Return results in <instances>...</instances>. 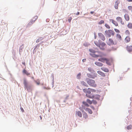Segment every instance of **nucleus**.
<instances>
[{
  "label": "nucleus",
  "instance_id": "25",
  "mask_svg": "<svg viewBox=\"0 0 132 132\" xmlns=\"http://www.w3.org/2000/svg\"><path fill=\"white\" fill-rule=\"evenodd\" d=\"M44 38L42 37H39L36 41V43H38L39 42L42 40Z\"/></svg>",
  "mask_w": 132,
  "mask_h": 132
},
{
  "label": "nucleus",
  "instance_id": "55",
  "mask_svg": "<svg viewBox=\"0 0 132 132\" xmlns=\"http://www.w3.org/2000/svg\"><path fill=\"white\" fill-rule=\"evenodd\" d=\"M95 39H96V36H95Z\"/></svg>",
  "mask_w": 132,
  "mask_h": 132
},
{
  "label": "nucleus",
  "instance_id": "2",
  "mask_svg": "<svg viewBox=\"0 0 132 132\" xmlns=\"http://www.w3.org/2000/svg\"><path fill=\"white\" fill-rule=\"evenodd\" d=\"M101 57H100L101 58L98 59V60L99 61L103 63H104L105 62L107 64L109 65L111 64L110 60V59L105 57H102L101 55Z\"/></svg>",
  "mask_w": 132,
  "mask_h": 132
},
{
  "label": "nucleus",
  "instance_id": "52",
  "mask_svg": "<svg viewBox=\"0 0 132 132\" xmlns=\"http://www.w3.org/2000/svg\"><path fill=\"white\" fill-rule=\"evenodd\" d=\"M86 59H83L82 60V61L83 62H84L85 61Z\"/></svg>",
  "mask_w": 132,
  "mask_h": 132
},
{
  "label": "nucleus",
  "instance_id": "16",
  "mask_svg": "<svg viewBox=\"0 0 132 132\" xmlns=\"http://www.w3.org/2000/svg\"><path fill=\"white\" fill-rule=\"evenodd\" d=\"M110 21H111L112 23L114 24L116 26H118V23L116 21L114 20L113 19H110Z\"/></svg>",
  "mask_w": 132,
  "mask_h": 132
},
{
  "label": "nucleus",
  "instance_id": "42",
  "mask_svg": "<svg viewBox=\"0 0 132 132\" xmlns=\"http://www.w3.org/2000/svg\"><path fill=\"white\" fill-rule=\"evenodd\" d=\"M91 89V92H96V90L94 89Z\"/></svg>",
  "mask_w": 132,
  "mask_h": 132
},
{
  "label": "nucleus",
  "instance_id": "4",
  "mask_svg": "<svg viewBox=\"0 0 132 132\" xmlns=\"http://www.w3.org/2000/svg\"><path fill=\"white\" fill-rule=\"evenodd\" d=\"M89 51L92 53H90V55L93 57H101V56L100 55H97L95 54L94 53H95L96 52L94 50L92 49H89Z\"/></svg>",
  "mask_w": 132,
  "mask_h": 132
},
{
  "label": "nucleus",
  "instance_id": "32",
  "mask_svg": "<svg viewBox=\"0 0 132 132\" xmlns=\"http://www.w3.org/2000/svg\"><path fill=\"white\" fill-rule=\"evenodd\" d=\"M82 103L84 105L88 107L89 106V105L86 102L83 101L82 102Z\"/></svg>",
  "mask_w": 132,
  "mask_h": 132
},
{
  "label": "nucleus",
  "instance_id": "3",
  "mask_svg": "<svg viewBox=\"0 0 132 132\" xmlns=\"http://www.w3.org/2000/svg\"><path fill=\"white\" fill-rule=\"evenodd\" d=\"M95 44L98 47L101 49L104 50L106 47V44L104 42L98 43L97 42H95Z\"/></svg>",
  "mask_w": 132,
  "mask_h": 132
},
{
  "label": "nucleus",
  "instance_id": "13",
  "mask_svg": "<svg viewBox=\"0 0 132 132\" xmlns=\"http://www.w3.org/2000/svg\"><path fill=\"white\" fill-rule=\"evenodd\" d=\"M95 64L96 65L100 67H102L103 65V64L102 63L97 61L95 62Z\"/></svg>",
  "mask_w": 132,
  "mask_h": 132
},
{
  "label": "nucleus",
  "instance_id": "26",
  "mask_svg": "<svg viewBox=\"0 0 132 132\" xmlns=\"http://www.w3.org/2000/svg\"><path fill=\"white\" fill-rule=\"evenodd\" d=\"M83 116L84 118H85V119L87 118L88 117V116L87 113L85 112H84V113L83 114Z\"/></svg>",
  "mask_w": 132,
  "mask_h": 132
},
{
  "label": "nucleus",
  "instance_id": "9",
  "mask_svg": "<svg viewBox=\"0 0 132 132\" xmlns=\"http://www.w3.org/2000/svg\"><path fill=\"white\" fill-rule=\"evenodd\" d=\"M120 3V1L119 0H117L115 2L114 7L115 9H118V8L119 4Z\"/></svg>",
  "mask_w": 132,
  "mask_h": 132
},
{
  "label": "nucleus",
  "instance_id": "57",
  "mask_svg": "<svg viewBox=\"0 0 132 132\" xmlns=\"http://www.w3.org/2000/svg\"><path fill=\"white\" fill-rule=\"evenodd\" d=\"M34 77H32V78H33Z\"/></svg>",
  "mask_w": 132,
  "mask_h": 132
},
{
  "label": "nucleus",
  "instance_id": "40",
  "mask_svg": "<svg viewBox=\"0 0 132 132\" xmlns=\"http://www.w3.org/2000/svg\"><path fill=\"white\" fill-rule=\"evenodd\" d=\"M114 30L115 32L117 33H119L120 32L119 30L117 29H114Z\"/></svg>",
  "mask_w": 132,
  "mask_h": 132
},
{
  "label": "nucleus",
  "instance_id": "44",
  "mask_svg": "<svg viewBox=\"0 0 132 132\" xmlns=\"http://www.w3.org/2000/svg\"><path fill=\"white\" fill-rule=\"evenodd\" d=\"M90 107L93 110H94L95 109V108H94V107L93 106H90Z\"/></svg>",
  "mask_w": 132,
  "mask_h": 132
},
{
  "label": "nucleus",
  "instance_id": "7",
  "mask_svg": "<svg viewBox=\"0 0 132 132\" xmlns=\"http://www.w3.org/2000/svg\"><path fill=\"white\" fill-rule=\"evenodd\" d=\"M116 20L117 21L120 22L122 24H124V22L123 21L121 17L119 16L117 17Z\"/></svg>",
  "mask_w": 132,
  "mask_h": 132
},
{
  "label": "nucleus",
  "instance_id": "17",
  "mask_svg": "<svg viewBox=\"0 0 132 132\" xmlns=\"http://www.w3.org/2000/svg\"><path fill=\"white\" fill-rule=\"evenodd\" d=\"M23 84L25 87L27 88L28 86V83L26 79H23Z\"/></svg>",
  "mask_w": 132,
  "mask_h": 132
},
{
  "label": "nucleus",
  "instance_id": "34",
  "mask_svg": "<svg viewBox=\"0 0 132 132\" xmlns=\"http://www.w3.org/2000/svg\"><path fill=\"white\" fill-rule=\"evenodd\" d=\"M81 76V74L80 73H78L77 76V78L78 79H80V76Z\"/></svg>",
  "mask_w": 132,
  "mask_h": 132
},
{
  "label": "nucleus",
  "instance_id": "38",
  "mask_svg": "<svg viewBox=\"0 0 132 132\" xmlns=\"http://www.w3.org/2000/svg\"><path fill=\"white\" fill-rule=\"evenodd\" d=\"M100 96L99 95H95V97L98 99H99L100 97Z\"/></svg>",
  "mask_w": 132,
  "mask_h": 132
},
{
  "label": "nucleus",
  "instance_id": "56",
  "mask_svg": "<svg viewBox=\"0 0 132 132\" xmlns=\"http://www.w3.org/2000/svg\"><path fill=\"white\" fill-rule=\"evenodd\" d=\"M116 50V48H114L113 49V50Z\"/></svg>",
  "mask_w": 132,
  "mask_h": 132
},
{
  "label": "nucleus",
  "instance_id": "39",
  "mask_svg": "<svg viewBox=\"0 0 132 132\" xmlns=\"http://www.w3.org/2000/svg\"><path fill=\"white\" fill-rule=\"evenodd\" d=\"M88 89H88H83V90L85 93H86Z\"/></svg>",
  "mask_w": 132,
  "mask_h": 132
},
{
  "label": "nucleus",
  "instance_id": "6",
  "mask_svg": "<svg viewBox=\"0 0 132 132\" xmlns=\"http://www.w3.org/2000/svg\"><path fill=\"white\" fill-rule=\"evenodd\" d=\"M97 74L96 73H92V74L88 73L87 74V76L89 78L92 79H94L97 77Z\"/></svg>",
  "mask_w": 132,
  "mask_h": 132
},
{
  "label": "nucleus",
  "instance_id": "43",
  "mask_svg": "<svg viewBox=\"0 0 132 132\" xmlns=\"http://www.w3.org/2000/svg\"><path fill=\"white\" fill-rule=\"evenodd\" d=\"M93 103L95 104H97V102H96V101H93Z\"/></svg>",
  "mask_w": 132,
  "mask_h": 132
},
{
  "label": "nucleus",
  "instance_id": "19",
  "mask_svg": "<svg viewBox=\"0 0 132 132\" xmlns=\"http://www.w3.org/2000/svg\"><path fill=\"white\" fill-rule=\"evenodd\" d=\"M101 69L103 71L106 72H108L109 71V69L105 67L101 68Z\"/></svg>",
  "mask_w": 132,
  "mask_h": 132
},
{
  "label": "nucleus",
  "instance_id": "11",
  "mask_svg": "<svg viewBox=\"0 0 132 132\" xmlns=\"http://www.w3.org/2000/svg\"><path fill=\"white\" fill-rule=\"evenodd\" d=\"M84 109L86 111L88 112L89 114H92V111L90 109L88 108H85V107H84Z\"/></svg>",
  "mask_w": 132,
  "mask_h": 132
},
{
  "label": "nucleus",
  "instance_id": "1",
  "mask_svg": "<svg viewBox=\"0 0 132 132\" xmlns=\"http://www.w3.org/2000/svg\"><path fill=\"white\" fill-rule=\"evenodd\" d=\"M85 81L90 86L93 87H95L96 86V84L94 80L88 78H86Z\"/></svg>",
  "mask_w": 132,
  "mask_h": 132
},
{
  "label": "nucleus",
  "instance_id": "49",
  "mask_svg": "<svg viewBox=\"0 0 132 132\" xmlns=\"http://www.w3.org/2000/svg\"><path fill=\"white\" fill-rule=\"evenodd\" d=\"M127 1L129 2H132V0H127Z\"/></svg>",
  "mask_w": 132,
  "mask_h": 132
},
{
  "label": "nucleus",
  "instance_id": "10",
  "mask_svg": "<svg viewBox=\"0 0 132 132\" xmlns=\"http://www.w3.org/2000/svg\"><path fill=\"white\" fill-rule=\"evenodd\" d=\"M38 16H35L30 21L29 24H31L34 23L35 21L37 19Z\"/></svg>",
  "mask_w": 132,
  "mask_h": 132
},
{
  "label": "nucleus",
  "instance_id": "21",
  "mask_svg": "<svg viewBox=\"0 0 132 132\" xmlns=\"http://www.w3.org/2000/svg\"><path fill=\"white\" fill-rule=\"evenodd\" d=\"M76 114L80 117H82V113L80 111H76Z\"/></svg>",
  "mask_w": 132,
  "mask_h": 132
},
{
  "label": "nucleus",
  "instance_id": "37",
  "mask_svg": "<svg viewBox=\"0 0 132 132\" xmlns=\"http://www.w3.org/2000/svg\"><path fill=\"white\" fill-rule=\"evenodd\" d=\"M105 26L106 28L108 29H110V26L107 24H105Z\"/></svg>",
  "mask_w": 132,
  "mask_h": 132
},
{
  "label": "nucleus",
  "instance_id": "33",
  "mask_svg": "<svg viewBox=\"0 0 132 132\" xmlns=\"http://www.w3.org/2000/svg\"><path fill=\"white\" fill-rule=\"evenodd\" d=\"M91 89L88 88V89L87 91V92L86 94H90L91 93Z\"/></svg>",
  "mask_w": 132,
  "mask_h": 132
},
{
  "label": "nucleus",
  "instance_id": "29",
  "mask_svg": "<svg viewBox=\"0 0 132 132\" xmlns=\"http://www.w3.org/2000/svg\"><path fill=\"white\" fill-rule=\"evenodd\" d=\"M125 34L126 35H130V33L128 30H127L125 32Z\"/></svg>",
  "mask_w": 132,
  "mask_h": 132
},
{
  "label": "nucleus",
  "instance_id": "48",
  "mask_svg": "<svg viewBox=\"0 0 132 132\" xmlns=\"http://www.w3.org/2000/svg\"><path fill=\"white\" fill-rule=\"evenodd\" d=\"M88 70L89 71H91V68H88Z\"/></svg>",
  "mask_w": 132,
  "mask_h": 132
},
{
  "label": "nucleus",
  "instance_id": "27",
  "mask_svg": "<svg viewBox=\"0 0 132 132\" xmlns=\"http://www.w3.org/2000/svg\"><path fill=\"white\" fill-rule=\"evenodd\" d=\"M108 31L110 34H111L112 35H114L115 33L113 31L111 30H109Z\"/></svg>",
  "mask_w": 132,
  "mask_h": 132
},
{
  "label": "nucleus",
  "instance_id": "54",
  "mask_svg": "<svg viewBox=\"0 0 132 132\" xmlns=\"http://www.w3.org/2000/svg\"><path fill=\"white\" fill-rule=\"evenodd\" d=\"M39 117H40V119L41 120H42V117L41 116H40Z\"/></svg>",
  "mask_w": 132,
  "mask_h": 132
},
{
  "label": "nucleus",
  "instance_id": "35",
  "mask_svg": "<svg viewBox=\"0 0 132 132\" xmlns=\"http://www.w3.org/2000/svg\"><path fill=\"white\" fill-rule=\"evenodd\" d=\"M104 23V21L103 20H101L98 23L99 24H103Z\"/></svg>",
  "mask_w": 132,
  "mask_h": 132
},
{
  "label": "nucleus",
  "instance_id": "53",
  "mask_svg": "<svg viewBox=\"0 0 132 132\" xmlns=\"http://www.w3.org/2000/svg\"><path fill=\"white\" fill-rule=\"evenodd\" d=\"M94 13V12L93 11H91L90 12V13L92 14H93Z\"/></svg>",
  "mask_w": 132,
  "mask_h": 132
},
{
  "label": "nucleus",
  "instance_id": "24",
  "mask_svg": "<svg viewBox=\"0 0 132 132\" xmlns=\"http://www.w3.org/2000/svg\"><path fill=\"white\" fill-rule=\"evenodd\" d=\"M127 26L128 28L130 29H132V23L131 22H129Z\"/></svg>",
  "mask_w": 132,
  "mask_h": 132
},
{
  "label": "nucleus",
  "instance_id": "51",
  "mask_svg": "<svg viewBox=\"0 0 132 132\" xmlns=\"http://www.w3.org/2000/svg\"><path fill=\"white\" fill-rule=\"evenodd\" d=\"M22 64L24 66L26 65L25 63L24 62H22Z\"/></svg>",
  "mask_w": 132,
  "mask_h": 132
},
{
  "label": "nucleus",
  "instance_id": "15",
  "mask_svg": "<svg viewBox=\"0 0 132 132\" xmlns=\"http://www.w3.org/2000/svg\"><path fill=\"white\" fill-rule=\"evenodd\" d=\"M130 37L129 36H127L125 38V43H128L130 41Z\"/></svg>",
  "mask_w": 132,
  "mask_h": 132
},
{
  "label": "nucleus",
  "instance_id": "20",
  "mask_svg": "<svg viewBox=\"0 0 132 132\" xmlns=\"http://www.w3.org/2000/svg\"><path fill=\"white\" fill-rule=\"evenodd\" d=\"M97 72L99 74L101 75V76L103 77H104L105 76V75L104 73L101 71H97Z\"/></svg>",
  "mask_w": 132,
  "mask_h": 132
},
{
  "label": "nucleus",
  "instance_id": "12",
  "mask_svg": "<svg viewBox=\"0 0 132 132\" xmlns=\"http://www.w3.org/2000/svg\"><path fill=\"white\" fill-rule=\"evenodd\" d=\"M86 96L88 97L91 98H93L94 97V96L92 94H86Z\"/></svg>",
  "mask_w": 132,
  "mask_h": 132
},
{
  "label": "nucleus",
  "instance_id": "30",
  "mask_svg": "<svg viewBox=\"0 0 132 132\" xmlns=\"http://www.w3.org/2000/svg\"><path fill=\"white\" fill-rule=\"evenodd\" d=\"M86 101L87 102L90 104H92V101L89 99H87L86 100Z\"/></svg>",
  "mask_w": 132,
  "mask_h": 132
},
{
  "label": "nucleus",
  "instance_id": "45",
  "mask_svg": "<svg viewBox=\"0 0 132 132\" xmlns=\"http://www.w3.org/2000/svg\"><path fill=\"white\" fill-rule=\"evenodd\" d=\"M20 109L22 112H23L24 111L22 108H21Z\"/></svg>",
  "mask_w": 132,
  "mask_h": 132
},
{
  "label": "nucleus",
  "instance_id": "36",
  "mask_svg": "<svg viewBox=\"0 0 132 132\" xmlns=\"http://www.w3.org/2000/svg\"><path fill=\"white\" fill-rule=\"evenodd\" d=\"M128 8L129 10L131 11L132 12V6H129L128 7Z\"/></svg>",
  "mask_w": 132,
  "mask_h": 132
},
{
  "label": "nucleus",
  "instance_id": "22",
  "mask_svg": "<svg viewBox=\"0 0 132 132\" xmlns=\"http://www.w3.org/2000/svg\"><path fill=\"white\" fill-rule=\"evenodd\" d=\"M116 37L118 39V40L120 41L121 40V37L120 34H117L116 35Z\"/></svg>",
  "mask_w": 132,
  "mask_h": 132
},
{
  "label": "nucleus",
  "instance_id": "41",
  "mask_svg": "<svg viewBox=\"0 0 132 132\" xmlns=\"http://www.w3.org/2000/svg\"><path fill=\"white\" fill-rule=\"evenodd\" d=\"M72 20V18L71 17L69 18L68 19V21L69 22H70Z\"/></svg>",
  "mask_w": 132,
  "mask_h": 132
},
{
  "label": "nucleus",
  "instance_id": "46",
  "mask_svg": "<svg viewBox=\"0 0 132 132\" xmlns=\"http://www.w3.org/2000/svg\"><path fill=\"white\" fill-rule=\"evenodd\" d=\"M74 14L76 15H78L79 14V12H78L77 13H74Z\"/></svg>",
  "mask_w": 132,
  "mask_h": 132
},
{
  "label": "nucleus",
  "instance_id": "31",
  "mask_svg": "<svg viewBox=\"0 0 132 132\" xmlns=\"http://www.w3.org/2000/svg\"><path fill=\"white\" fill-rule=\"evenodd\" d=\"M132 128V125H131L128 126L127 127V128L128 130Z\"/></svg>",
  "mask_w": 132,
  "mask_h": 132
},
{
  "label": "nucleus",
  "instance_id": "5",
  "mask_svg": "<svg viewBox=\"0 0 132 132\" xmlns=\"http://www.w3.org/2000/svg\"><path fill=\"white\" fill-rule=\"evenodd\" d=\"M117 43V42L115 41L114 42L113 40L111 38H109V39L108 42L107 43V44L109 45H116Z\"/></svg>",
  "mask_w": 132,
  "mask_h": 132
},
{
  "label": "nucleus",
  "instance_id": "8",
  "mask_svg": "<svg viewBox=\"0 0 132 132\" xmlns=\"http://www.w3.org/2000/svg\"><path fill=\"white\" fill-rule=\"evenodd\" d=\"M98 37L100 38L103 41H104L105 40V38L103 35L102 33H99L98 34Z\"/></svg>",
  "mask_w": 132,
  "mask_h": 132
},
{
  "label": "nucleus",
  "instance_id": "50",
  "mask_svg": "<svg viewBox=\"0 0 132 132\" xmlns=\"http://www.w3.org/2000/svg\"><path fill=\"white\" fill-rule=\"evenodd\" d=\"M36 84H37L38 85H39L40 84V82H36Z\"/></svg>",
  "mask_w": 132,
  "mask_h": 132
},
{
  "label": "nucleus",
  "instance_id": "28",
  "mask_svg": "<svg viewBox=\"0 0 132 132\" xmlns=\"http://www.w3.org/2000/svg\"><path fill=\"white\" fill-rule=\"evenodd\" d=\"M81 84L83 85L88 87V85L84 81H82L81 82Z\"/></svg>",
  "mask_w": 132,
  "mask_h": 132
},
{
  "label": "nucleus",
  "instance_id": "14",
  "mask_svg": "<svg viewBox=\"0 0 132 132\" xmlns=\"http://www.w3.org/2000/svg\"><path fill=\"white\" fill-rule=\"evenodd\" d=\"M124 18L125 20L127 21H128L129 20L130 18L129 16V15L127 14H126L124 15Z\"/></svg>",
  "mask_w": 132,
  "mask_h": 132
},
{
  "label": "nucleus",
  "instance_id": "18",
  "mask_svg": "<svg viewBox=\"0 0 132 132\" xmlns=\"http://www.w3.org/2000/svg\"><path fill=\"white\" fill-rule=\"evenodd\" d=\"M127 50L129 52L132 51V46H127Z\"/></svg>",
  "mask_w": 132,
  "mask_h": 132
},
{
  "label": "nucleus",
  "instance_id": "23",
  "mask_svg": "<svg viewBox=\"0 0 132 132\" xmlns=\"http://www.w3.org/2000/svg\"><path fill=\"white\" fill-rule=\"evenodd\" d=\"M22 72L24 74H26L27 76L29 75L30 74L25 69L23 70Z\"/></svg>",
  "mask_w": 132,
  "mask_h": 132
},
{
  "label": "nucleus",
  "instance_id": "47",
  "mask_svg": "<svg viewBox=\"0 0 132 132\" xmlns=\"http://www.w3.org/2000/svg\"><path fill=\"white\" fill-rule=\"evenodd\" d=\"M84 45L85 46H88V45L86 43L84 44Z\"/></svg>",
  "mask_w": 132,
  "mask_h": 132
}]
</instances>
